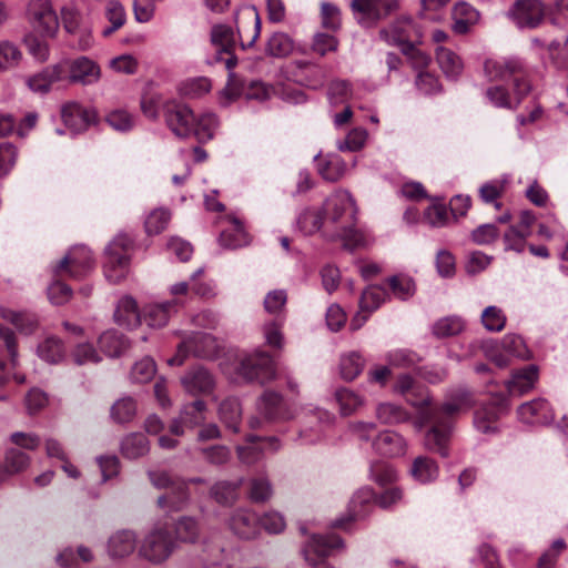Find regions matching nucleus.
<instances>
[{
  "label": "nucleus",
  "mask_w": 568,
  "mask_h": 568,
  "mask_svg": "<svg viewBox=\"0 0 568 568\" xmlns=\"http://www.w3.org/2000/svg\"><path fill=\"white\" fill-rule=\"evenodd\" d=\"M409 404L417 409L415 426L422 429L427 424L432 427L424 436V446L427 450L437 453L442 457H448V445L453 432L454 418L459 414L469 410L474 400L471 394L465 388L449 392L439 408L430 406L429 394L422 396L420 400L408 399Z\"/></svg>",
  "instance_id": "1"
},
{
  "label": "nucleus",
  "mask_w": 568,
  "mask_h": 568,
  "mask_svg": "<svg viewBox=\"0 0 568 568\" xmlns=\"http://www.w3.org/2000/svg\"><path fill=\"white\" fill-rule=\"evenodd\" d=\"M321 209L327 221L335 225L336 235L344 241L347 248L354 250L362 244L363 236L355 229L357 210L349 192L333 193L325 200Z\"/></svg>",
  "instance_id": "2"
},
{
  "label": "nucleus",
  "mask_w": 568,
  "mask_h": 568,
  "mask_svg": "<svg viewBox=\"0 0 568 568\" xmlns=\"http://www.w3.org/2000/svg\"><path fill=\"white\" fill-rule=\"evenodd\" d=\"M484 71L490 81L511 79L517 95V104L530 92L531 87L527 79L526 65L517 57L488 59L485 61Z\"/></svg>",
  "instance_id": "3"
},
{
  "label": "nucleus",
  "mask_w": 568,
  "mask_h": 568,
  "mask_svg": "<svg viewBox=\"0 0 568 568\" xmlns=\"http://www.w3.org/2000/svg\"><path fill=\"white\" fill-rule=\"evenodd\" d=\"M175 540L165 524H156L144 536L139 554L152 564L164 562L175 550Z\"/></svg>",
  "instance_id": "4"
},
{
  "label": "nucleus",
  "mask_w": 568,
  "mask_h": 568,
  "mask_svg": "<svg viewBox=\"0 0 568 568\" xmlns=\"http://www.w3.org/2000/svg\"><path fill=\"white\" fill-rule=\"evenodd\" d=\"M132 243L128 235L119 234L106 247L104 274L109 282L116 284L126 276Z\"/></svg>",
  "instance_id": "5"
},
{
  "label": "nucleus",
  "mask_w": 568,
  "mask_h": 568,
  "mask_svg": "<svg viewBox=\"0 0 568 568\" xmlns=\"http://www.w3.org/2000/svg\"><path fill=\"white\" fill-rule=\"evenodd\" d=\"M94 266L90 248L84 245L73 246L53 267L55 276H68L70 278L84 277Z\"/></svg>",
  "instance_id": "6"
},
{
  "label": "nucleus",
  "mask_w": 568,
  "mask_h": 568,
  "mask_svg": "<svg viewBox=\"0 0 568 568\" xmlns=\"http://www.w3.org/2000/svg\"><path fill=\"white\" fill-rule=\"evenodd\" d=\"M239 376L246 382L256 381L261 384L271 382L275 377V367L272 357L257 351L241 358L237 366Z\"/></svg>",
  "instance_id": "7"
},
{
  "label": "nucleus",
  "mask_w": 568,
  "mask_h": 568,
  "mask_svg": "<svg viewBox=\"0 0 568 568\" xmlns=\"http://www.w3.org/2000/svg\"><path fill=\"white\" fill-rule=\"evenodd\" d=\"M343 548V540L335 535H314L303 548L305 560L315 568H331L325 559Z\"/></svg>",
  "instance_id": "8"
},
{
  "label": "nucleus",
  "mask_w": 568,
  "mask_h": 568,
  "mask_svg": "<svg viewBox=\"0 0 568 568\" xmlns=\"http://www.w3.org/2000/svg\"><path fill=\"white\" fill-rule=\"evenodd\" d=\"M28 18L33 29L44 37H54L59 29V19L50 0H31Z\"/></svg>",
  "instance_id": "9"
},
{
  "label": "nucleus",
  "mask_w": 568,
  "mask_h": 568,
  "mask_svg": "<svg viewBox=\"0 0 568 568\" xmlns=\"http://www.w3.org/2000/svg\"><path fill=\"white\" fill-rule=\"evenodd\" d=\"M214 341L211 335L202 332L185 334L178 345L176 354L168 359L169 365H182L190 356H209L212 353Z\"/></svg>",
  "instance_id": "10"
},
{
  "label": "nucleus",
  "mask_w": 568,
  "mask_h": 568,
  "mask_svg": "<svg viewBox=\"0 0 568 568\" xmlns=\"http://www.w3.org/2000/svg\"><path fill=\"white\" fill-rule=\"evenodd\" d=\"M163 113L166 125L176 136L186 138L192 134L195 115L186 104L175 100L168 101L163 105Z\"/></svg>",
  "instance_id": "11"
},
{
  "label": "nucleus",
  "mask_w": 568,
  "mask_h": 568,
  "mask_svg": "<svg viewBox=\"0 0 568 568\" xmlns=\"http://www.w3.org/2000/svg\"><path fill=\"white\" fill-rule=\"evenodd\" d=\"M520 29H535L545 19V7L539 0H517L508 12Z\"/></svg>",
  "instance_id": "12"
},
{
  "label": "nucleus",
  "mask_w": 568,
  "mask_h": 568,
  "mask_svg": "<svg viewBox=\"0 0 568 568\" xmlns=\"http://www.w3.org/2000/svg\"><path fill=\"white\" fill-rule=\"evenodd\" d=\"M181 384L191 395H209L215 387V378L205 367L194 366L181 377Z\"/></svg>",
  "instance_id": "13"
},
{
  "label": "nucleus",
  "mask_w": 568,
  "mask_h": 568,
  "mask_svg": "<svg viewBox=\"0 0 568 568\" xmlns=\"http://www.w3.org/2000/svg\"><path fill=\"white\" fill-rule=\"evenodd\" d=\"M61 116L64 124L73 132H82L97 121L94 109H88L77 102H69L62 106Z\"/></svg>",
  "instance_id": "14"
},
{
  "label": "nucleus",
  "mask_w": 568,
  "mask_h": 568,
  "mask_svg": "<svg viewBox=\"0 0 568 568\" xmlns=\"http://www.w3.org/2000/svg\"><path fill=\"white\" fill-rule=\"evenodd\" d=\"M69 74L67 79L69 82L81 83L89 85L95 83L101 77L100 67L87 57H80L72 60L68 67Z\"/></svg>",
  "instance_id": "15"
},
{
  "label": "nucleus",
  "mask_w": 568,
  "mask_h": 568,
  "mask_svg": "<svg viewBox=\"0 0 568 568\" xmlns=\"http://www.w3.org/2000/svg\"><path fill=\"white\" fill-rule=\"evenodd\" d=\"M67 79V71L62 64H54L44 68L42 71L31 75L27 84L36 93H48L57 83Z\"/></svg>",
  "instance_id": "16"
},
{
  "label": "nucleus",
  "mask_w": 568,
  "mask_h": 568,
  "mask_svg": "<svg viewBox=\"0 0 568 568\" xmlns=\"http://www.w3.org/2000/svg\"><path fill=\"white\" fill-rule=\"evenodd\" d=\"M229 527L242 539H253L258 535V517L248 509H236L229 519Z\"/></svg>",
  "instance_id": "17"
},
{
  "label": "nucleus",
  "mask_w": 568,
  "mask_h": 568,
  "mask_svg": "<svg viewBox=\"0 0 568 568\" xmlns=\"http://www.w3.org/2000/svg\"><path fill=\"white\" fill-rule=\"evenodd\" d=\"M517 414L519 419L526 424H548L554 420V413L544 398H536L521 404Z\"/></svg>",
  "instance_id": "18"
},
{
  "label": "nucleus",
  "mask_w": 568,
  "mask_h": 568,
  "mask_svg": "<svg viewBox=\"0 0 568 568\" xmlns=\"http://www.w3.org/2000/svg\"><path fill=\"white\" fill-rule=\"evenodd\" d=\"M246 440V445L237 446L236 448L239 459L246 465L257 463L263 456V448L256 444L257 442L264 440L266 448L273 453L277 452L281 447V443L276 437L262 439L258 436L250 435Z\"/></svg>",
  "instance_id": "19"
},
{
  "label": "nucleus",
  "mask_w": 568,
  "mask_h": 568,
  "mask_svg": "<svg viewBox=\"0 0 568 568\" xmlns=\"http://www.w3.org/2000/svg\"><path fill=\"white\" fill-rule=\"evenodd\" d=\"M414 26L409 17L397 19L388 28L379 31L381 38L392 45H405L410 41Z\"/></svg>",
  "instance_id": "20"
},
{
  "label": "nucleus",
  "mask_w": 568,
  "mask_h": 568,
  "mask_svg": "<svg viewBox=\"0 0 568 568\" xmlns=\"http://www.w3.org/2000/svg\"><path fill=\"white\" fill-rule=\"evenodd\" d=\"M538 379V367L528 365L515 371L511 378L506 382V387L511 395H523L534 388Z\"/></svg>",
  "instance_id": "21"
},
{
  "label": "nucleus",
  "mask_w": 568,
  "mask_h": 568,
  "mask_svg": "<svg viewBox=\"0 0 568 568\" xmlns=\"http://www.w3.org/2000/svg\"><path fill=\"white\" fill-rule=\"evenodd\" d=\"M373 447L382 456L396 457L405 453L406 442L398 433L385 430L375 438Z\"/></svg>",
  "instance_id": "22"
},
{
  "label": "nucleus",
  "mask_w": 568,
  "mask_h": 568,
  "mask_svg": "<svg viewBox=\"0 0 568 568\" xmlns=\"http://www.w3.org/2000/svg\"><path fill=\"white\" fill-rule=\"evenodd\" d=\"M178 306V300L150 304L144 310V321L151 327H162L168 323L170 316L176 312Z\"/></svg>",
  "instance_id": "23"
},
{
  "label": "nucleus",
  "mask_w": 568,
  "mask_h": 568,
  "mask_svg": "<svg viewBox=\"0 0 568 568\" xmlns=\"http://www.w3.org/2000/svg\"><path fill=\"white\" fill-rule=\"evenodd\" d=\"M114 321L118 325L126 328H133L140 324V312L133 297L124 296L120 298L114 311Z\"/></svg>",
  "instance_id": "24"
},
{
  "label": "nucleus",
  "mask_w": 568,
  "mask_h": 568,
  "mask_svg": "<svg viewBox=\"0 0 568 568\" xmlns=\"http://www.w3.org/2000/svg\"><path fill=\"white\" fill-rule=\"evenodd\" d=\"M136 547L135 534L131 530L114 532L108 542L109 555L113 558H123L131 555Z\"/></svg>",
  "instance_id": "25"
},
{
  "label": "nucleus",
  "mask_w": 568,
  "mask_h": 568,
  "mask_svg": "<svg viewBox=\"0 0 568 568\" xmlns=\"http://www.w3.org/2000/svg\"><path fill=\"white\" fill-rule=\"evenodd\" d=\"M307 416L310 422L317 420L320 427L316 429H302L300 438L304 444H314L321 439L323 427L331 425L335 417L328 410L317 407L307 409Z\"/></svg>",
  "instance_id": "26"
},
{
  "label": "nucleus",
  "mask_w": 568,
  "mask_h": 568,
  "mask_svg": "<svg viewBox=\"0 0 568 568\" xmlns=\"http://www.w3.org/2000/svg\"><path fill=\"white\" fill-rule=\"evenodd\" d=\"M257 410L267 420L286 418L283 410V398L282 396L273 390H266L258 398L256 404Z\"/></svg>",
  "instance_id": "27"
},
{
  "label": "nucleus",
  "mask_w": 568,
  "mask_h": 568,
  "mask_svg": "<svg viewBox=\"0 0 568 568\" xmlns=\"http://www.w3.org/2000/svg\"><path fill=\"white\" fill-rule=\"evenodd\" d=\"M413 478L422 484L432 483L439 476L438 464L428 456H418L409 469Z\"/></svg>",
  "instance_id": "28"
},
{
  "label": "nucleus",
  "mask_w": 568,
  "mask_h": 568,
  "mask_svg": "<svg viewBox=\"0 0 568 568\" xmlns=\"http://www.w3.org/2000/svg\"><path fill=\"white\" fill-rule=\"evenodd\" d=\"M377 0H352L351 10L354 19L362 27L372 28L378 22V13L375 8Z\"/></svg>",
  "instance_id": "29"
},
{
  "label": "nucleus",
  "mask_w": 568,
  "mask_h": 568,
  "mask_svg": "<svg viewBox=\"0 0 568 568\" xmlns=\"http://www.w3.org/2000/svg\"><path fill=\"white\" fill-rule=\"evenodd\" d=\"M324 214L321 207H305L296 217V227L304 235H313L323 225Z\"/></svg>",
  "instance_id": "30"
},
{
  "label": "nucleus",
  "mask_w": 568,
  "mask_h": 568,
  "mask_svg": "<svg viewBox=\"0 0 568 568\" xmlns=\"http://www.w3.org/2000/svg\"><path fill=\"white\" fill-rule=\"evenodd\" d=\"M120 450L123 457L128 459H138L149 453L150 443L143 434L132 433L122 439Z\"/></svg>",
  "instance_id": "31"
},
{
  "label": "nucleus",
  "mask_w": 568,
  "mask_h": 568,
  "mask_svg": "<svg viewBox=\"0 0 568 568\" xmlns=\"http://www.w3.org/2000/svg\"><path fill=\"white\" fill-rule=\"evenodd\" d=\"M436 59L439 68L447 78H458L464 69V63L459 55L453 50L438 47L436 50Z\"/></svg>",
  "instance_id": "32"
},
{
  "label": "nucleus",
  "mask_w": 568,
  "mask_h": 568,
  "mask_svg": "<svg viewBox=\"0 0 568 568\" xmlns=\"http://www.w3.org/2000/svg\"><path fill=\"white\" fill-rule=\"evenodd\" d=\"M219 416L229 429L239 433L242 419V407L237 398L230 397L224 399L220 404Z\"/></svg>",
  "instance_id": "33"
},
{
  "label": "nucleus",
  "mask_w": 568,
  "mask_h": 568,
  "mask_svg": "<svg viewBox=\"0 0 568 568\" xmlns=\"http://www.w3.org/2000/svg\"><path fill=\"white\" fill-rule=\"evenodd\" d=\"M375 416L379 423L385 425L404 423L410 417L406 409L390 402L379 403L376 406Z\"/></svg>",
  "instance_id": "34"
},
{
  "label": "nucleus",
  "mask_w": 568,
  "mask_h": 568,
  "mask_svg": "<svg viewBox=\"0 0 568 568\" xmlns=\"http://www.w3.org/2000/svg\"><path fill=\"white\" fill-rule=\"evenodd\" d=\"M389 298L388 291L382 285L367 286L359 300L362 312L372 313Z\"/></svg>",
  "instance_id": "35"
},
{
  "label": "nucleus",
  "mask_w": 568,
  "mask_h": 568,
  "mask_svg": "<svg viewBox=\"0 0 568 568\" xmlns=\"http://www.w3.org/2000/svg\"><path fill=\"white\" fill-rule=\"evenodd\" d=\"M335 399L343 416H349L365 405L364 396L345 387L336 389Z\"/></svg>",
  "instance_id": "36"
},
{
  "label": "nucleus",
  "mask_w": 568,
  "mask_h": 568,
  "mask_svg": "<svg viewBox=\"0 0 568 568\" xmlns=\"http://www.w3.org/2000/svg\"><path fill=\"white\" fill-rule=\"evenodd\" d=\"M454 16V30L457 33H465L468 31L470 24H474L479 19L478 11L467 2H458L453 10Z\"/></svg>",
  "instance_id": "37"
},
{
  "label": "nucleus",
  "mask_w": 568,
  "mask_h": 568,
  "mask_svg": "<svg viewBox=\"0 0 568 568\" xmlns=\"http://www.w3.org/2000/svg\"><path fill=\"white\" fill-rule=\"evenodd\" d=\"M365 359L357 352H348L341 356L339 373L344 381H354L364 369Z\"/></svg>",
  "instance_id": "38"
},
{
  "label": "nucleus",
  "mask_w": 568,
  "mask_h": 568,
  "mask_svg": "<svg viewBox=\"0 0 568 568\" xmlns=\"http://www.w3.org/2000/svg\"><path fill=\"white\" fill-rule=\"evenodd\" d=\"M187 500L189 493L186 484L184 481H179L173 484L165 495L159 497L158 504L161 507L180 510L186 505Z\"/></svg>",
  "instance_id": "39"
},
{
  "label": "nucleus",
  "mask_w": 568,
  "mask_h": 568,
  "mask_svg": "<svg viewBox=\"0 0 568 568\" xmlns=\"http://www.w3.org/2000/svg\"><path fill=\"white\" fill-rule=\"evenodd\" d=\"M38 355L43 361L50 364H55L64 358L65 348L60 338L49 336L39 344Z\"/></svg>",
  "instance_id": "40"
},
{
  "label": "nucleus",
  "mask_w": 568,
  "mask_h": 568,
  "mask_svg": "<svg viewBox=\"0 0 568 568\" xmlns=\"http://www.w3.org/2000/svg\"><path fill=\"white\" fill-rule=\"evenodd\" d=\"M250 242L243 225L236 219L232 220L230 229L224 230L220 235V243L226 248H237Z\"/></svg>",
  "instance_id": "41"
},
{
  "label": "nucleus",
  "mask_w": 568,
  "mask_h": 568,
  "mask_svg": "<svg viewBox=\"0 0 568 568\" xmlns=\"http://www.w3.org/2000/svg\"><path fill=\"white\" fill-rule=\"evenodd\" d=\"M104 16L110 22V26L102 30L103 37H109L120 28H122L126 21V14L123 6L116 0H110L106 3Z\"/></svg>",
  "instance_id": "42"
},
{
  "label": "nucleus",
  "mask_w": 568,
  "mask_h": 568,
  "mask_svg": "<svg viewBox=\"0 0 568 568\" xmlns=\"http://www.w3.org/2000/svg\"><path fill=\"white\" fill-rule=\"evenodd\" d=\"M175 542H195L200 536V526L195 518L183 516L174 525Z\"/></svg>",
  "instance_id": "43"
},
{
  "label": "nucleus",
  "mask_w": 568,
  "mask_h": 568,
  "mask_svg": "<svg viewBox=\"0 0 568 568\" xmlns=\"http://www.w3.org/2000/svg\"><path fill=\"white\" fill-rule=\"evenodd\" d=\"M500 407L485 406L475 412L474 425L483 434L493 433L497 429L496 422L499 416Z\"/></svg>",
  "instance_id": "44"
},
{
  "label": "nucleus",
  "mask_w": 568,
  "mask_h": 568,
  "mask_svg": "<svg viewBox=\"0 0 568 568\" xmlns=\"http://www.w3.org/2000/svg\"><path fill=\"white\" fill-rule=\"evenodd\" d=\"M100 349L110 357L120 356L128 347L126 341L115 331H106L99 337Z\"/></svg>",
  "instance_id": "45"
},
{
  "label": "nucleus",
  "mask_w": 568,
  "mask_h": 568,
  "mask_svg": "<svg viewBox=\"0 0 568 568\" xmlns=\"http://www.w3.org/2000/svg\"><path fill=\"white\" fill-rule=\"evenodd\" d=\"M219 126V121L213 113H203L199 118H195L192 133L196 136L200 142H206L211 140Z\"/></svg>",
  "instance_id": "46"
},
{
  "label": "nucleus",
  "mask_w": 568,
  "mask_h": 568,
  "mask_svg": "<svg viewBox=\"0 0 568 568\" xmlns=\"http://www.w3.org/2000/svg\"><path fill=\"white\" fill-rule=\"evenodd\" d=\"M465 328V322L462 317L450 315L438 320L433 325V333L439 338L450 337L462 333Z\"/></svg>",
  "instance_id": "47"
},
{
  "label": "nucleus",
  "mask_w": 568,
  "mask_h": 568,
  "mask_svg": "<svg viewBox=\"0 0 568 568\" xmlns=\"http://www.w3.org/2000/svg\"><path fill=\"white\" fill-rule=\"evenodd\" d=\"M392 294L402 301L408 300L415 293V283L407 275H394L387 278Z\"/></svg>",
  "instance_id": "48"
},
{
  "label": "nucleus",
  "mask_w": 568,
  "mask_h": 568,
  "mask_svg": "<svg viewBox=\"0 0 568 568\" xmlns=\"http://www.w3.org/2000/svg\"><path fill=\"white\" fill-rule=\"evenodd\" d=\"M500 343L501 348L510 355L511 358L529 359L531 357L530 351L519 335L507 334L503 337Z\"/></svg>",
  "instance_id": "49"
},
{
  "label": "nucleus",
  "mask_w": 568,
  "mask_h": 568,
  "mask_svg": "<svg viewBox=\"0 0 568 568\" xmlns=\"http://www.w3.org/2000/svg\"><path fill=\"white\" fill-rule=\"evenodd\" d=\"M136 414V403L132 397H122L111 407L112 418L120 424L129 423Z\"/></svg>",
  "instance_id": "50"
},
{
  "label": "nucleus",
  "mask_w": 568,
  "mask_h": 568,
  "mask_svg": "<svg viewBox=\"0 0 568 568\" xmlns=\"http://www.w3.org/2000/svg\"><path fill=\"white\" fill-rule=\"evenodd\" d=\"M211 41L219 50V53H230L234 45L232 29L225 24L214 26L211 31Z\"/></svg>",
  "instance_id": "51"
},
{
  "label": "nucleus",
  "mask_w": 568,
  "mask_h": 568,
  "mask_svg": "<svg viewBox=\"0 0 568 568\" xmlns=\"http://www.w3.org/2000/svg\"><path fill=\"white\" fill-rule=\"evenodd\" d=\"M206 405L203 400L197 399L193 403L185 404L180 410V417L185 422V426L194 428L204 420V410Z\"/></svg>",
  "instance_id": "52"
},
{
  "label": "nucleus",
  "mask_w": 568,
  "mask_h": 568,
  "mask_svg": "<svg viewBox=\"0 0 568 568\" xmlns=\"http://www.w3.org/2000/svg\"><path fill=\"white\" fill-rule=\"evenodd\" d=\"M241 481H219L211 488V496L221 505H231L237 498Z\"/></svg>",
  "instance_id": "53"
},
{
  "label": "nucleus",
  "mask_w": 568,
  "mask_h": 568,
  "mask_svg": "<svg viewBox=\"0 0 568 568\" xmlns=\"http://www.w3.org/2000/svg\"><path fill=\"white\" fill-rule=\"evenodd\" d=\"M346 170L347 166L345 161L335 155L331 156L323 164H321L318 172L326 181L335 182L344 176Z\"/></svg>",
  "instance_id": "54"
},
{
  "label": "nucleus",
  "mask_w": 568,
  "mask_h": 568,
  "mask_svg": "<svg viewBox=\"0 0 568 568\" xmlns=\"http://www.w3.org/2000/svg\"><path fill=\"white\" fill-rule=\"evenodd\" d=\"M481 323L487 331L500 332L506 325V315L497 306H487L481 313Z\"/></svg>",
  "instance_id": "55"
},
{
  "label": "nucleus",
  "mask_w": 568,
  "mask_h": 568,
  "mask_svg": "<svg viewBox=\"0 0 568 568\" xmlns=\"http://www.w3.org/2000/svg\"><path fill=\"white\" fill-rule=\"evenodd\" d=\"M171 220V213L164 209L153 210L145 219V231L150 235L161 233L168 226Z\"/></svg>",
  "instance_id": "56"
},
{
  "label": "nucleus",
  "mask_w": 568,
  "mask_h": 568,
  "mask_svg": "<svg viewBox=\"0 0 568 568\" xmlns=\"http://www.w3.org/2000/svg\"><path fill=\"white\" fill-rule=\"evenodd\" d=\"M394 390L400 395L407 396V399L420 400L422 396L428 394V392L417 388L415 386V379L408 374H402L398 376ZM409 403V400H407Z\"/></svg>",
  "instance_id": "57"
},
{
  "label": "nucleus",
  "mask_w": 568,
  "mask_h": 568,
  "mask_svg": "<svg viewBox=\"0 0 568 568\" xmlns=\"http://www.w3.org/2000/svg\"><path fill=\"white\" fill-rule=\"evenodd\" d=\"M155 372V362L146 356L134 364L131 371V379L135 383H146L153 378Z\"/></svg>",
  "instance_id": "58"
},
{
  "label": "nucleus",
  "mask_w": 568,
  "mask_h": 568,
  "mask_svg": "<svg viewBox=\"0 0 568 568\" xmlns=\"http://www.w3.org/2000/svg\"><path fill=\"white\" fill-rule=\"evenodd\" d=\"M71 356L77 365L97 364L101 361L100 354L90 343L78 344L72 351Z\"/></svg>",
  "instance_id": "59"
},
{
  "label": "nucleus",
  "mask_w": 568,
  "mask_h": 568,
  "mask_svg": "<svg viewBox=\"0 0 568 568\" xmlns=\"http://www.w3.org/2000/svg\"><path fill=\"white\" fill-rule=\"evenodd\" d=\"M211 81L205 77L189 79L180 85V92L190 98L201 97L211 90Z\"/></svg>",
  "instance_id": "60"
},
{
  "label": "nucleus",
  "mask_w": 568,
  "mask_h": 568,
  "mask_svg": "<svg viewBox=\"0 0 568 568\" xmlns=\"http://www.w3.org/2000/svg\"><path fill=\"white\" fill-rule=\"evenodd\" d=\"M266 50L273 57H285L293 50V42L287 34L276 32L270 38Z\"/></svg>",
  "instance_id": "61"
},
{
  "label": "nucleus",
  "mask_w": 568,
  "mask_h": 568,
  "mask_svg": "<svg viewBox=\"0 0 568 568\" xmlns=\"http://www.w3.org/2000/svg\"><path fill=\"white\" fill-rule=\"evenodd\" d=\"M485 356L497 367L505 368L510 365L511 357L503 348L501 343L486 342L483 344Z\"/></svg>",
  "instance_id": "62"
},
{
  "label": "nucleus",
  "mask_w": 568,
  "mask_h": 568,
  "mask_svg": "<svg viewBox=\"0 0 568 568\" xmlns=\"http://www.w3.org/2000/svg\"><path fill=\"white\" fill-rule=\"evenodd\" d=\"M352 94V85L346 80L331 81L327 89V98L334 105L345 102Z\"/></svg>",
  "instance_id": "63"
},
{
  "label": "nucleus",
  "mask_w": 568,
  "mask_h": 568,
  "mask_svg": "<svg viewBox=\"0 0 568 568\" xmlns=\"http://www.w3.org/2000/svg\"><path fill=\"white\" fill-rule=\"evenodd\" d=\"M386 361L393 367L409 368L415 366L420 358L412 351L395 349L386 355Z\"/></svg>",
  "instance_id": "64"
}]
</instances>
